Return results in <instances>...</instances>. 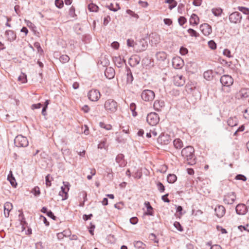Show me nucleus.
<instances>
[{
    "instance_id": "obj_13",
    "label": "nucleus",
    "mask_w": 249,
    "mask_h": 249,
    "mask_svg": "<svg viewBox=\"0 0 249 249\" xmlns=\"http://www.w3.org/2000/svg\"><path fill=\"white\" fill-rule=\"evenodd\" d=\"M172 65L174 68L180 69L183 66L184 62L180 57H175L172 60Z\"/></svg>"
},
{
    "instance_id": "obj_8",
    "label": "nucleus",
    "mask_w": 249,
    "mask_h": 249,
    "mask_svg": "<svg viewBox=\"0 0 249 249\" xmlns=\"http://www.w3.org/2000/svg\"><path fill=\"white\" fill-rule=\"evenodd\" d=\"M65 185V187L62 186L61 187V191H60L59 195L61 196H62V200H65L68 198V192L69 190V182H63Z\"/></svg>"
},
{
    "instance_id": "obj_64",
    "label": "nucleus",
    "mask_w": 249,
    "mask_h": 249,
    "mask_svg": "<svg viewBox=\"0 0 249 249\" xmlns=\"http://www.w3.org/2000/svg\"><path fill=\"white\" fill-rule=\"evenodd\" d=\"M111 47L115 49H118L119 47V43L114 41L111 43Z\"/></svg>"
},
{
    "instance_id": "obj_60",
    "label": "nucleus",
    "mask_w": 249,
    "mask_h": 249,
    "mask_svg": "<svg viewBox=\"0 0 249 249\" xmlns=\"http://www.w3.org/2000/svg\"><path fill=\"white\" fill-rule=\"evenodd\" d=\"M110 20V18L109 16H107L104 18V25H107Z\"/></svg>"
},
{
    "instance_id": "obj_56",
    "label": "nucleus",
    "mask_w": 249,
    "mask_h": 249,
    "mask_svg": "<svg viewBox=\"0 0 249 249\" xmlns=\"http://www.w3.org/2000/svg\"><path fill=\"white\" fill-rule=\"evenodd\" d=\"M138 219L137 217H133L130 219V222L133 225H135L138 223Z\"/></svg>"
},
{
    "instance_id": "obj_2",
    "label": "nucleus",
    "mask_w": 249,
    "mask_h": 249,
    "mask_svg": "<svg viewBox=\"0 0 249 249\" xmlns=\"http://www.w3.org/2000/svg\"><path fill=\"white\" fill-rule=\"evenodd\" d=\"M104 107L107 113H114L117 110L118 104L114 100L109 99L105 102Z\"/></svg>"
},
{
    "instance_id": "obj_40",
    "label": "nucleus",
    "mask_w": 249,
    "mask_h": 249,
    "mask_svg": "<svg viewBox=\"0 0 249 249\" xmlns=\"http://www.w3.org/2000/svg\"><path fill=\"white\" fill-rule=\"evenodd\" d=\"M187 32L191 36H194L196 37L199 36V34L193 29H189L187 30Z\"/></svg>"
},
{
    "instance_id": "obj_48",
    "label": "nucleus",
    "mask_w": 249,
    "mask_h": 249,
    "mask_svg": "<svg viewBox=\"0 0 249 249\" xmlns=\"http://www.w3.org/2000/svg\"><path fill=\"white\" fill-rule=\"evenodd\" d=\"M208 45L210 48L214 50L216 48V44L213 40H210L208 42Z\"/></svg>"
},
{
    "instance_id": "obj_4",
    "label": "nucleus",
    "mask_w": 249,
    "mask_h": 249,
    "mask_svg": "<svg viewBox=\"0 0 249 249\" xmlns=\"http://www.w3.org/2000/svg\"><path fill=\"white\" fill-rule=\"evenodd\" d=\"M148 43L146 39L142 38L135 43L134 49L137 53L142 52L146 50Z\"/></svg>"
},
{
    "instance_id": "obj_63",
    "label": "nucleus",
    "mask_w": 249,
    "mask_h": 249,
    "mask_svg": "<svg viewBox=\"0 0 249 249\" xmlns=\"http://www.w3.org/2000/svg\"><path fill=\"white\" fill-rule=\"evenodd\" d=\"M93 216V215L92 214H89V215L84 214L83 216V218L85 221H87L89 219H90L91 217Z\"/></svg>"
},
{
    "instance_id": "obj_19",
    "label": "nucleus",
    "mask_w": 249,
    "mask_h": 249,
    "mask_svg": "<svg viewBox=\"0 0 249 249\" xmlns=\"http://www.w3.org/2000/svg\"><path fill=\"white\" fill-rule=\"evenodd\" d=\"M113 61L115 65L118 68H122L124 63L126 65L125 60L124 59H122L120 56L113 57Z\"/></svg>"
},
{
    "instance_id": "obj_50",
    "label": "nucleus",
    "mask_w": 249,
    "mask_h": 249,
    "mask_svg": "<svg viewBox=\"0 0 249 249\" xmlns=\"http://www.w3.org/2000/svg\"><path fill=\"white\" fill-rule=\"evenodd\" d=\"M50 175H48L45 178L46 185L48 187L51 186V180Z\"/></svg>"
},
{
    "instance_id": "obj_32",
    "label": "nucleus",
    "mask_w": 249,
    "mask_h": 249,
    "mask_svg": "<svg viewBox=\"0 0 249 249\" xmlns=\"http://www.w3.org/2000/svg\"><path fill=\"white\" fill-rule=\"evenodd\" d=\"M88 9L90 12H96L98 11V7L96 4L90 3L88 5Z\"/></svg>"
},
{
    "instance_id": "obj_47",
    "label": "nucleus",
    "mask_w": 249,
    "mask_h": 249,
    "mask_svg": "<svg viewBox=\"0 0 249 249\" xmlns=\"http://www.w3.org/2000/svg\"><path fill=\"white\" fill-rule=\"evenodd\" d=\"M55 6L59 8H61L63 6L64 2L62 0H55Z\"/></svg>"
},
{
    "instance_id": "obj_12",
    "label": "nucleus",
    "mask_w": 249,
    "mask_h": 249,
    "mask_svg": "<svg viewBox=\"0 0 249 249\" xmlns=\"http://www.w3.org/2000/svg\"><path fill=\"white\" fill-rule=\"evenodd\" d=\"M170 136L168 134H161L158 137L157 141L158 142L163 145L168 144L171 141Z\"/></svg>"
},
{
    "instance_id": "obj_7",
    "label": "nucleus",
    "mask_w": 249,
    "mask_h": 249,
    "mask_svg": "<svg viewBox=\"0 0 249 249\" xmlns=\"http://www.w3.org/2000/svg\"><path fill=\"white\" fill-rule=\"evenodd\" d=\"M220 81L223 86L227 87H231L233 83V79L231 76L228 74L222 76Z\"/></svg>"
},
{
    "instance_id": "obj_10",
    "label": "nucleus",
    "mask_w": 249,
    "mask_h": 249,
    "mask_svg": "<svg viewBox=\"0 0 249 249\" xmlns=\"http://www.w3.org/2000/svg\"><path fill=\"white\" fill-rule=\"evenodd\" d=\"M100 92L97 89L90 90L88 93L89 99L91 101H97L100 97Z\"/></svg>"
},
{
    "instance_id": "obj_36",
    "label": "nucleus",
    "mask_w": 249,
    "mask_h": 249,
    "mask_svg": "<svg viewBox=\"0 0 249 249\" xmlns=\"http://www.w3.org/2000/svg\"><path fill=\"white\" fill-rule=\"evenodd\" d=\"M203 76L205 79L207 80H210L213 77L212 72L211 71H205Z\"/></svg>"
},
{
    "instance_id": "obj_31",
    "label": "nucleus",
    "mask_w": 249,
    "mask_h": 249,
    "mask_svg": "<svg viewBox=\"0 0 249 249\" xmlns=\"http://www.w3.org/2000/svg\"><path fill=\"white\" fill-rule=\"evenodd\" d=\"M10 173H11V174H9L8 175L7 179L10 181L11 184L13 186L16 187L17 185V183L16 182V180L15 179V178L13 176L11 172H10Z\"/></svg>"
},
{
    "instance_id": "obj_59",
    "label": "nucleus",
    "mask_w": 249,
    "mask_h": 249,
    "mask_svg": "<svg viewBox=\"0 0 249 249\" xmlns=\"http://www.w3.org/2000/svg\"><path fill=\"white\" fill-rule=\"evenodd\" d=\"M168 195H169L168 194H166L162 196L161 199L164 202H170V200L168 198Z\"/></svg>"
},
{
    "instance_id": "obj_44",
    "label": "nucleus",
    "mask_w": 249,
    "mask_h": 249,
    "mask_svg": "<svg viewBox=\"0 0 249 249\" xmlns=\"http://www.w3.org/2000/svg\"><path fill=\"white\" fill-rule=\"evenodd\" d=\"M174 226L179 231H183V228L179 222H175L174 223Z\"/></svg>"
},
{
    "instance_id": "obj_6",
    "label": "nucleus",
    "mask_w": 249,
    "mask_h": 249,
    "mask_svg": "<svg viewBox=\"0 0 249 249\" xmlns=\"http://www.w3.org/2000/svg\"><path fill=\"white\" fill-rule=\"evenodd\" d=\"M146 121L150 125L154 126L158 123L159 117L158 114L155 112H151L147 115Z\"/></svg>"
},
{
    "instance_id": "obj_57",
    "label": "nucleus",
    "mask_w": 249,
    "mask_h": 249,
    "mask_svg": "<svg viewBox=\"0 0 249 249\" xmlns=\"http://www.w3.org/2000/svg\"><path fill=\"white\" fill-rule=\"evenodd\" d=\"M223 53L224 55H225L228 57H231V52L228 49H225L223 51Z\"/></svg>"
},
{
    "instance_id": "obj_43",
    "label": "nucleus",
    "mask_w": 249,
    "mask_h": 249,
    "mask_svg": "<svg viewBox=\"0 0 249 249\" xmlns=\"http://www.w3.org/2000/svg\"><path fill=\"white\" fill-rule=\"evenodd\" d=\"M34 45V47L37 49L38 53H39L40 54L43 53V50L41 48L39 43L37 42H35Z\"/></svg>"
},
{
    "instance_id": "obj_30",
    "label": "nucleus",
    "mask_w": 249,
    "mask_h": 249,
    "mask_svg": "<svg viewBox=\"0 0 249 249\" xmlns=\"http://www.w3.org/2000/svg\"><path fill=\"white\" fill-rule=\"evenodd\" d=\"M177 179V176L175 174H170L167 177V180L168 183H173Z\"/></svg>"
},
{
    "instance_id": "obj_23",
    "label": "nucleus",
    "mask_w": 249,
    "mask_h": 249,
    "mask_svg": "<svg viewBox=\"0 0 249 249\" xmlns=\"http://www.w3.org/2000/svg\"><path fill=\"white\" fill-rule=\"evenodd\" d=\"M5 35L7 40L10 42L13 41L16 38V35L12 30L6 31Z\"/></svg>"
},
{
    "instance_id": "obj_26",
    "label": "nucleus",
    "mask_w": 249,
    "mask_h": 249,
    "mask_svg": "<svg viewBox=\"0 0 249 249\" xmlns=\"http://www.w3.org/2000/svg\"><path fill=\"white\" fill-rule=\"evenodd\" d=\"M239 96L242 99L249 97V89H242L239 92Z\"/></svg>"
},
{
    "instance_id": "obj_58",
    "label": "nucleus",
    "mask_w": 249,
    "mask_h": 249,
    "mask_svg": "<svg viewBox=\"0 0 249 249\" xmlns=\"http://www.w3.org/2000/svg\"><path fill=\"white\" fill-rule=\"evenodd\" d=\"M47 215L48 216L52 218L53 220L55 219L56 218V217L54 215L53 213L51 210H49L48 212H47Z\"/></svg>"
},
{
    "instance_id": "obj_3",
    "label": "nucleus",
    "mask_w": 249,
    "mask_h": 249,
    "mask_svg": "<svg viewBox=\"0 0 249 249\" xmlns=\"http://www.w3.org/2000/svg\"><path fill=\"white\" fill-rule=\"evenodd\" d=\"M14 144L17 147H26L29 144L27 138L21 135H18L14 139Z\"/></svg>"
},
{
    "instance_id": "obj_37",
    "label": "nucleus",
    "mask_w": 249,
    "mask_h": 249,
    "mask_svg": "<svg viewBox=\"0 0 249 249\" xmlns=\"http://www.w3.org/2000/svg\"><path fill=\"white\" fill-rule=\"evenodd\" d=\"M156 185H157V187L158 190L160 193L164 192V191L165 190V187H164V186L163 185V184L161 182H160V181L157 182L156 183Z\"/></svg>"
},
{
    "instance_id": "obj_5",
    "label": "nucleus",
    "mask_w": 249,
    "mask_h": 249,
    "mask_svg": "<svg viewBox=\"0 0 249 249\" xmlns=\"http://www.w3.org/2000/svg\"><path fill=\"white\" fill-rule=\"evenodd\" d=\"M155 96L154 91L149 89L144 90L141 94L142 99L146 102L152 101L154 99Z\"/></svg>"
},
{
    "instance_id": "obj_42",
    "label": "nucleus",
    "mask_w": 249,
    "mask_h": 249,
    "mask_svg": "<svg viewBox=\"0 0 249 249\" xmlns=\"http://www.w3.org/2000/svg\"><path fill=\"white\" fill-rule=\"evenodd\" d=\"M238 10L243 13L244 14L249 15V8H248L242 6H238Z\"/></svg>"
},
{
    "instance_id": "obj_20",
    "label": "nucleus",
    "mask_w": 249,
    "mask_h": 249,
    "mask_svg": "<svg viewBox=\"0 0 249 249\" xmlns=\"http://www.w3.org/2000/svg\"><path fill=\"white\" fill-rule=\"evenodd\" d=\"M165 103L163 101L160 100H157L154 102V108L155 110L158 111L161 110V109L164 107Z\"/></svg>"
},
{
    "instance_id": "obj_41",
    "label": "nucleus",
    "mask_w": 249,
    "mask_h": 249,
    "mask_svg": "<svg viewBox=\"0 0 249 249\" xmlns=\"http://www.w3.org/2000/svg\"><path fill=\"white\" fill-rule=\"evenodd\" d=\"M70 60L69 57L67 55H62L59 58V60L63 63L68 62Z\"/></svg>"
},
{
    "instance_id": "obj_62",
    "label": "nucleus",
    "mask_w": 249,
    "mask_h": 249,
    "mask_svg": "<svg viewBox=\"0 0 249 249\" xmlns=\"http://www.w3.org/2000/svg\"><path fill=\"white\" fill-rule=\"evenodd\" d=\"M163 22L165 24L167 25H170L172 24V21L170 18H164L163 19Z\"/></svg>"
},
{
    "instance_id": "obj_11",
    "label": "nucleus",
    "mask_w": 249,
    "mask_h": 249,
    "mask_svg": "<svg viewBox=\"0 0 249 249\" xmlns=\"http://www.w3.org/2000/svg\"><path fill=\"white\" fill-rule=\"evenodd\" d=\"M242 19V16L238 12L231 13L229 16L230 21L233 23L240 22Z\"/></svg>"
},
{
    "instance_id": "obj_27",
    "label": "nucleus",
    "mask_w": 249,
    "mask_h": 249,
    "mask_svg": "<svg viewBox=\"0 0 249 249\" xmlns=\"http://www.w3.org/2000/svg\"><path fill=\"white\" fill-rule=\"evenodd\" d=\"M199 18L196 14H193L190 18V23L192 25H196L198 24Z\"/></svg>"
},
{
    "instance_id": "obj_54",
    "label": "nucleus",
    "mask_w": 249,
    "mask_h": 249,
    "mask_svg": "<svg viewBox=\"0 0 249 249\" xmlns=\"http://www.w3.org/2000/svg\"><path fill=\"white\" fill-rule=\"evenodd\" d=\"M135 43L134 40L131 39L127 40V45L128 47H133L134 48Z\"/></svg>"
},
{
    "instance_id": "obj_38",
    "label": "nucleus",
    "mask_w": 249,
    "mask_h": 249,
    "mask_svg": "<svg viewBox=\"0 0 249 249\" xmlns=\"http://www.w3.org/2000/svg\"><path fill=\"white\" fill-rule=\"evenodd\" d=\"M165 2L166 3H173V5H169V8L172 9L177 5V2L175 0H165Z\"/></svg>"
},
{
    "instance_id": "obj_53",
    "label": "nucleus",
    "mask_w": 249,
    "mask_h": 249,
    "mask_svg": "<svg viewBox=\"0 0 249 249\" xmlns=\"http://www.w3.org/2000/svg\"><path fill=\"white\" fill-rule=\"evenodd\" d=\"M33 193L36 196L39 195L40 194L39 188L38 187H35L33 190Z\"/></svg>"
},
{
    "instance_id": "obj_61",
    "label": "nucleus",
    "mask_w": 249,
    "mask_h": 249,
    "mask_svg": "<svg viewBox=\"0 0 249 249\" xmlns=\"http://www.w3.org/2000/svg\"><path fill=\"white\" fill-rule=\"evenodd\" d=\"M202 0H194L193 4L196 6H199L201 4Z\"/></svg>"
},
{
    "instance_id": "obj_28",
    "label": "nucleus",
    "mask_w": 249,
    "mask_h": 249,
    "mask_svg": "<svg viewBox=\"0 0 249 249\" xmlns=\"http://www.w3.org/2000/svg\"><path fill=\"white\" fill-rule=\"evenodd\" d=\"M134 245L137 249H147L146 245L140 241H135Z\"/></svg>"
},
{
    "instance_id": "obj_1",
    "label": "nucleus",
    "mask_w": 249,
    "mask_h": 249,
    "mask_svg": "<svg viewBox=\"0 0 249 249\" xmlns=\"http://www.w3.org/2000/svg\"><path fill=\"white\" fill-rule=\"evenodd\" d=\"M195 149L192 146H187L181 151L182 157L186 160L188 164L193 165L196 163Z\"/></svg>"
},
{
    "instance_id": "obj_45",
    "label": "nucleus",
    "mask_w": 249,
    "mask_h": 249,
    "mask_svg": "<svg viewBox=\"0 0 249 249\" xmlns=\"http://www.w3.org/2000/svg\"><path fill=\"white\" fill-rule=\"evenodd\" d=\"M228 124L230 126H234L237 125L236 122L234 121V119L232 118H229L227 121Z\"/></svg>"
},
{
    "instance_id": "obj_14",
    "label": "nucleus",
    "mask_w": 249,
    "mask_h": 249,
    "mask_svg": "<svg viewBox=\"0 0 249 249\" xmlns=\"http://www.w3.org/2000/svg\"><path fill=\"white\" fill-rule=\"evenodd\" d=\"M173 81L176 86H182L185 84V78L182 75L177 74L173 77Z\"/></svg>"
},
{
    "instance_id": "obj_16",
    "label": "nucleus",
    "mask_w": 249,
    "mask_h": 249,
    "mask_svg": "<svg viewBox=\"0 0 249 249\" xmlns=\"http://www.w3.org/2000/svg\"><path fill=\"white\" fill-rule=\"evenodd\" d=\"M235 210L238 214L243 215L247 213L248 208L246 205L241 203L236 206Z\"/></svg>"
},
{
    "instance_id": "obj_25",
    "label": "nucleus",
    "mask_w": 249,
    "mask_h": 249,
    "mask_svg": "<svg viewBox=\"0 0 249 249\" xmlns=\"http://www.w3.org/2000/svg\"><path fill=\"white\" fill-rule=\"evenodd\" d=\"M125 68L126 71V82L127 84H131L134 79L131 71L127 66H126Z\"/></svg>"
},
{
    "instance_id": "obj_39",
    "label": "nucleus",
    "mask_w": 249,
    "mask_h": 249,
    "mask_svg": "<svg viewBox=\"0 0 249 249\" xmlns=\"http://www.w3.org/2000/svg\"><path fill=\"white\" fill-rule=\"evenodd\" d=\"M99 125L101 127L104 128L107 130H111L112 128V126L109 124H106L103 122H100L99 123Z\"/></svg>"
},
{
    "instance_id": "obj_18",
    "label": "nucleus",
    "mask_w": 249,
    "mask_h": 249,
    "mask_svg": "<svg viewBox=\"0 0 249 249\" xmlns=\"http://www.w3.org/2000/svg\"><path fill=\"white\" fill-rule=\"evenodd\" d=\"M214 211L216 215L218 217L221 218L225 214L226 210L224 206L222 205H218L215 208Z\"/></svg>"
},
{
    "instance_id": "obj_35",
    "label": "nucleus",
    "mask_w": 249,
    "mask_h": 249,
    "mask_svg": "<svg viewBox=\"0 0 249 249\" xmlns=\"http://www.w3.org/2000/svg\"><path fill=\"white\" fill-rule=\"evenodd\" d=\"M18 80L22 83H26L27 81L26 75L23 73H21L18 77Z\"/></svg>"
},
{
    "instance_id": "obj_29",
    "label": "nucleus",
    "mask_w": 249,
    "mask_h": 249,
    "mask_svg": "<svg viewBox=\"0 0 249 249\" xmlns=\"http://www.w3.org/2000/svg\"><path fill=\"white\" fill-rule=\"evenodd\" d=\"M174 145L177 149H181L183 146V142L179 139H176L173 142Z\"/></svg>"
},
{
    "instance_id": "obj_9",
    "label": "nucleus",
    "mask_w": 249,
    "mask_h": 249,
    "mask_svg": "<svg viewBox=\"0 0 249 249\" xmlns=\"http://www.w3.org/2000/svg\"><path fill=\"white\" fill-rule=\"evenodd\" d=\"M236 199L235 193L231 192L224 196L223 201L225 204H232Z\"/></svg>"
},
{
    "instance_id": "obj_21",
    "label": "nucleus",
    "mask_w": 249,
    "mask_h": 249,
    "mask_svg": "<svg viewBox=\"0 0 249 249\" xmlns=\"http://www.w3.org/2000/svg\"><path fill=\"white\" fill-rule=\"evenodd\" d=\"M115 73L114 70L111 67L106 68L105 71V75L106 77L109 79L114 78Z\"/></svg>"
},
{
    "instance_id": "obj_33",
    "label": "nucleus",
    "mask_w": 249,
    "mask_h": 249,
    "mask_svg": "<svg viewBox=\"0 0 249 249\" xmlns=\"http://www.w3.org/2000/svg\"><path fill=\"white\" fill-rule=\"evenodd\" d=\"M212 11L215 16L218 17L221 15L222 10L220 8H214L212 9Z\"/></svg>"
},
{
    "instance_id": "obj_49",
    "label": "nucleus",
    "mask_w": 249,
    "mask_h": 249,
    "mask_svg": "<svg viewBox=\"0 0 249 249\" xmlns=\"http://www.w3.org/2000/svg\"><path fill=\"white\" fill-rule=\"evenodd\" d=\"M178 22L180 25L182 26L186 22V19L184 17H180L178 18Z\"/></svg>"
},
{
    "instance_id": "obj_51",
    "label": "nucleus",
    "mask_w": 249,
    "mask_h": 249,
    "mask_svg": "<svg viewBox=\"0 0 249 249\" xmlns=\"http://www.w3.org/2000/svg\"><path fill=\"white\" fill-rule=\"evenodd\" d=\"M180 53L181 55H185L188 52V49L184 47H181L179 50Z\"/></svg>"
},
{
    "instance_id": "obj_17",
    "label": "nucleus",
    "mask_w": 249,
    "mask_h": 249,
    "mask_svg": "<svg viewBox=\"0 0 249 249\" xmlns=\"http://www.w3.org/2000/svg\"><path fill=\"white\" fill-rule=\"evenodd\" d=\"M200 29L205 36L209 35L212 32L211 27L207 23H204L200 26Z\"/></svg>"
},
{
    "instance_id": "obj_46",
    "label": "nucleus",
    "mask_w": 249,
    "mask_h": 249,
    "mask_svg": "<svg viewBox=\"0 0 249 249\" xmlns=\"http://www.w3.org/2000/svg\"><path fill=\"white\" fill-rule=\"evenodd\" d=\"M75 8L73 6H72L70 8L69 11V14L71 17L74 18L76 16V15L75 13Z\"/></svg>"
},
{
    "instance_id": "obj_55",
    "label": "nucleus",
    "mask_w": 249,
    "mask_h": 249,
    "mask_svg": "<svg viewBox=\"0 0 249 249\" xmlns=\"http://www.w3.org/2000/svg\"><path fill=\"white\" fill-rule=\"evenodd\" d=\"M126 13L129 14V15L134 17L136 18H138L139 16L137 14H135L133 11H131V10H127Z\"/></svg>"
},
{
    "instance_id": "obj_52",
    "label": "nucleus",
    "mask_w": 249,
    "mask_h": 249,
    "mask_svg": "<svg viewBox=\"0 0 249 249\" xmlns=\"http://www.w3.org/2000/svg\"><path fill=\"white\" fill-rule=\"evenodd\" d=\"M235 179L237 180H241L243 181H246L247 180L246 177L241 174L237 175L235 177Z\"/></svg>"
},
{
    "instance_id": "obj_34",
    "label": "nucleus",
    "mask_w": 249,
    "mask_h": 249,
    "mask_svg": "<svg viewBox=\"0 0 249 249\" xmlns=\"http://www.w3.org/2000/svg\"><path fill=\"white\" fill-rule=\"evenodd\" d=\"M25 22L26 25L33 31H36V26L30 21L25 19Z\"/></svg>"
},
{
    "instance_id": "obj_24",
    "label": "nucleus",
    "mask_w": 249,
    "mask_h": 249,
    "mask_svg": "<svg viewBox=\"0 0 249 249\" xmlns=\"http://www.w3.org/2000/svg\"><path fill=\"white\" fill-rule=\"evenodd\" d=\"M116 161L120 167H124L126 165V162L124 159L123 154H118L116 158Z\"/></svg>"
},
{
    "instance_id": "obj_22",
    "label": "nucleus",
    "mask_w": 249,
    "mask_h": 249,
    "mask_svg": "<svg viewBox=\"0 0 249 249\" xmlns=\"http://www.w3.org/2000/svg\"><path fill=\"white\" fill-rule=\"evenodd\" d=\"M13 205L9 202H7L4 205V215L5 217H8L9 216V213L12 209Z\"/></svg>"
},
{
    "instance_id": "obj_15",
    "label": "nucleus",
    "mask_w": 249,
    "mask_h": 249,
    "mask_svg": "<svg viewBox=\"0 0 249 249\" xmlns=\"http://www.w3.org/2000/svg\"><path fill=\"white\" fill-rule=\"evenodd\" d=\"M141 59L139 55H134L129 59L128 63L131 67H134L140 63Z\"/></svg>"
}]
</instances>
